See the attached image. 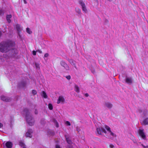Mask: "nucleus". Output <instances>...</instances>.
<instances>
[{"label": "nucleus", "instance_id": "nucleus-1", "mask_svg": "<svg viewBox=\"0 0 148 148\" xmlns=\"http://www.w3.org/2000/svg\"><path fill=\"white\" fill-rule=\"evenodd\" d=\"M15 45V42L11 40L1 42L0 43V51L2 53L7 52L9 49Z\"/></svg>", "mask_w": 148, "mask_h": 148}, {"label": "nucleus", "instance_id": "nucleus-2", "mask_svg": "<svg viewBox=\"0 0 148 148\" xmlns=\"http://www.w3.org/2000/svg\"><path fill=\"white\" fill-rule=\"evenodd\" d=\"M23 111L26 114V120L29 125L30 126L33 125L34 124V121L32 116L29 115L28 110L25 108L24 109Z\"/></svg>", "mask_w": 148, "mask_h": 148}, {"label": "nucleus", "instance_id": "nucleus-3", "mask_svg": "<svg viewBox=\"0 0 148 148\" xmlns=\"http://www.w3.org/2000/svg\"><path fill=\"white\" fill-rule=\"evenodd\" d=\"M138 132L139 135L142 138L144 139H145L146 136L144 132V130L139 129L138 130Z\"/></svg>", "mask_w": 148, "mask_h": 148}, {"label": "nucleus", "instance_id": "nucleus-4", "mask_svg": "<svg viewBox=\"0 0 148 148\" xmlns=\"http://www.w3.org/2000/svg\"><path fill=\"white\" fill-rule=\"evenodd\" d=\"M105 127L107 131L110 133V136H112L113 137H116V135L111 131V130L110 128V127L106 125Z\"/></svg>", "mask_w": 148, "mask_h": 148}, {"label": "nucleus", "instance_id": "nucleus-5", "mask_svg": "<svg viewBox=\"0 0 148 148\" xmlns=\"http://www.w3.org/2000/svg\"><path fill=\"white\" fill-rule=\"evenodd\" d=\"M60 64L66 70H69V67L67 64L63 61H61Z\"/></svg>", "mask_w": 148, "mask_h": 148}, {"label": "nucleus", "instance_id": "nucleus-6", "mask_svg": "<svg viewBox=\"0 0 148 148\" xmlns=\"http://www.w3.org/2000/svg\"><path fill=\"white\" fill-rule=\"evenodd\" d=\"M79 3L82 6L83 11L86 13L87 12V10L84 3L82 1H79Z\"/></svg>", "mask_w": 148, "mask_h": 148}, {"label": "nucleus", "instance_id": "nucleus-7", "mask_svg": "<svg viewBox=\"0 0 148 148\" xmlns=\"http://www.w3.org/2000/svg\"><path fill=\"white\" fill-rule=\"evenodd\" d=\"M141 123L142 125H148V118L144 119L143 121L141 122Z\"/></svg>", "mask_w": 148, "mask_h": 148}, {"label": "nucleus", "instance_id": "nucleus-8", "mask_svg": "<svg viewBox=\"0 0 148 148\" xmlns=\"http://www.w3.org/2000/svg\"><path fill=\"white\" fill-rule=\"evenodd\" d=\"M1 99L5 102H9L10 100V99L9 98H7L5 96H2L1 97Z\"/></svg>", "mask_w": 148, "mask_h": 148}, {"label": "nucleus", "instance_id": "nucleus-9", "mask_svg": "<svg viewBox=\"0 0 148 148\" xmlns=\"http://www.w3.org/2000/svg\"><path fill=\"white\" fill-rule=\"evenodd\" d=\"M5 145L7 148H12V144L11 142L8 141L6 143Z\"/></svg>", "mask_w": 148, "mask_h": 148}, {"label": "nucleus", "instance_id": "nucleus-10", "mask_svg": "<svg viewBox=\"0 0 148 148\" xmlns=\"http://www.w3.org/2000/svg\"><path fill=\"white\" fill-rule=\"evenodd\" d=\"M64 100L63 97L60 96L58 99V100L57 101V103L59 104L61 102H63L64 101Z\"/></svg>", "mask_w": 148, "mask_h": 148}, {"label": "nucleus", "instance_id": "nucleus-11", "mask_svg": "<svg viewBox=\"0 0 148 148\" xmlns=\"http://www.w3.org/2000/svg\"><path fill=\"white\" fill-rule=\"evenodd\" d=\"M16 28L17 30L18 31V34L19 35V33L21 31V29L20 25L18 24H17L16 25Z\"/></svg>", "mask_w": 148, "mask_h": 148}, {"label": "nucleus", "instance_id": "nucleus-12", "mask_svg": "<svg viewBox=\"0 0 148 148\" xmlns=\"http://www.w3.org/2000/svg\"><path fill=\"white\" fill-rule=\"evenodd\" d=\"M12 15L11 14L7 15L6 16V19L9 23H10L11 22L10 18H12Z\"/></svg>", "mask_w": 148, "mask_h": 148}, {"label": "nucleus", "instance_id": "nucleus-13", "mask_svg": "<svg viewBox=\"0 0 148 148\" xmlns=\"http://www.w3.org/2000/svg\"><path fill=\"white\" fill-rule=\"evenodd\" d=\"M125 82L127 84H130L132 83V80L131 78H126L125 79Z\"/></svg>", "mask_w": 148, "mask_h": 148}, {"label": "nucleus", "instance_id": "nucleus-14", "mask_svg": "<svg viewBox=\"0 0 148 148\" xmlns=\"http://www.w3.org/2000/svg\"><path fill=\"white\" fill-rule=\"evenodd\" d=\"M65 137L66 138V141L67 143L69 144H71L72 143V142L71 140L69 138L68 136L66 135H65Z\"/></svg>", "mask_w": 148, "mask_h": 148}, {"label": "nucleus", "instance_id": "nucleus-15", "mask_svg": "<svg viewBox=\"0 0 148 148\" xmlns=\"http://www.w3.org/2000/svg\"><path fill=\"white\" fill-rule=\"evenodd\" d=\"M105 104L106 106L109 108H111L112 106V104L109 102L106 103Z\"/></svg>", "mask_w": 148, "mask_h": 148}, {"label": "nucleus", "instance_id": "nucleus-16", "mask_svg": "<svg viewBox=\"0 0 148 148\" xmlns=\"http://www.w3.org/2000/svg\"><path fill=\"white\" fill-rule=\"evenodd\" d=\"M69 62L70 63L73 65H74L75 67H76L75 64V62L72 59H70L69 60Z\"/></svg>", "mask_w": 148, "mask_h": 148}, {"label": "nucleus", "instance_id": "nucleus-17", "mask_svg": "<svg viewBox=\"0 0 148 148\" xmlns=\"http://www.w3.org/2000/svg\"><path fill=\"white\" fill-rule=\"evenodd\" d=\"M97 130L98 134L100 135L101 134L102 127L101 128H97Z\"/></svg>", "mask_w": 148, "mask_h": 148}, {"label": "nucleus", "instance_id": "nucleus-18", "mask_svg": "<svg viewBox=\"0 0 148 148\" xmlns=\"http://www.w3.org/2000/svg\"><path fill=\"white\" fill-rule=\"evenodd\" d=\"M75 90L77 93H78L79 92V88L78 86L77 85H75Z\"/></svg>", "mask_w": 148, "mask_h": 148}, {"label": "nucleus", "instance_id": "nucleus-19", "mask_svg": "<svg viewBox=\"0 0 148 148\" xmlns=\"http://www.w3.org/2000/svg\"><path fill=\"white\" fill-rule=\"evenodd\" d=\"M42 96L45 98H47V96L45 92L44 91L42 92Z\"/></svg>", "mask_w": 148, "mask_h": 148}, {"label": "nucleus", "instance_id": "nucleus-20", "mask_svg": "<svg viewBox=\"0 0 148 148\" xmlns=\"http://www.w3.org/2000/svg\"><path fill=\"white\" fill-rule=\"evenodd\" d=\"M26 136L27 137H32V135L28 131L27 132L26 134Z\"/></svg>", "mask_w": 148, "mask_h": 148}, {"label": "nucleus", "instance_id": "nucleus-21", "mask_svg": "<svg viewBox=\"0 0 148 148\" xmlns=\"http://www.w3.org/2000/svg\"><path fill=\"white\" fill-rule=\"evenodd\" d=\"M76 12L78 14H80L81 13V11L78 8H76L75 9Z\"/></svg>", "mask_w": 148, "mask_h": 148}, {"label": "nucleus", "instance_id": "nucleus-22", "mask_svg": "<svg viewBox=\"0 0 148 148\" xmlns=\"http://www.w3.org/2000/svg\"><path fill=\"white\" fill-rule=\"evenodd\" d=\"M19 145L20 146L22 147L23 146H25L24 143L22 141H20L19 142Z\"/></svg>", "mask_w": 148, "mask_h": 148}, {"label": "nucleus", "instance_id": "nucleus-23", "mask_svg": "<svg viewBox=\"0 0 148 148\" xmlns=\"http://www.w3.org/2000/svg\"><path fill=\"white\" fill-rule=\"evenodd\" d=\"M26 31L29 34H30L32 33V32L30 30L29 28L28 27L26 28Z\"/></svg>", "mask_w": 148, "mask_h": 148}, {"label": "nucleus", "instance_id": "nucleus-24", "mask_svg": "<svg viewBox=\"0 0 148 148\" xmlns=\"http://www.w3.org/2000/svg\"><path fill=\"white\" fill-rule=\"evenodd\" d=\"M48 108L50 110H52L53 109V106L51 103H49L48 104Z\"/></svg>", "mask_w": 148, "mask_h": 148}, {"label": "nucleus", "instance_id": "nucleus-25", "mask_svg": "<svg viewBox=\"0 0 148 148\" xmlns=\"http://www.w3.org/2000/svg\"><path fill=\"white\" fill-rule=\"evenodd\" d=\"M53 121L55 123H56V127H59V125L58 123L57 122L56 120L55 119H53Z\"/></svg>", "mask_w": 148, "mask_h": 148}, {"label": "nucleus", "instance_id": "nucleus-26", "mask_svg": "<svg viewBox=\"0 0 148 148\" xmlns=\"http://www.w3.org/2000/svg\"><path fill=\"white\" fill-rule=\"evenodd\" d=\"M4 14V10L3 9L0 10V16L3 15Z\"/></svg>", "mask_w": 148, "mask_h": 148}, {"label": "nucleus", "instance_id": "nucleus-27", "mask_svg": "<svg viewBox=\"0 0 148 148\" xmlns=\"http://www.w3.org/2000/svg\"><path fill=\"white\" fill-rule=\"evenodd\" d=\"M32 93L34 95H35L37 94V92L35 90H33L32 91Z\"/></svg>", "mask_w": 148, "mask_h": 148}, {"label": "nucleus", "instance_id": "nucleus-28", "mask_svg": "<svg viewBox=\"0 0 148 148\" xmlns=\"http://www.w3.org/2000/svg\"><path fill=\"white\" fill-rule=\"evenodd\" d=\"M102 132H104L106 134L107 133V132L106 130L103 127H102Z\"/></svg>", "mask_w": 148, "mask_h": 148}, {"label": "nucleus", "instance_id": "nucleus-29", "mask_svg": "<svg viewBox=\"0 0 148 148\" xmlns=\"http://www.w3.org/2000/svg\"><path fill=\"white\" fill-rule=\"evenodd\" d=\"M65 124L68 126H70L71 125L69 121H66Z\"/></svg>", "mask_w": 148, "mask_h": 148}, {"label": "nucleus", "instance_id": "nucleus-30", "mask_svg": "<svg viewBox=\"0 0 148 148\" xmlns=\"http://www.w3.org/2000/svg\"><path fill=\"white\" fill-rule=\"evenodd\" d=\"M66 77L68 80H70L71 78V77L70 75H68L66 76Z\"/></svg>", "mask_w": 148, "mask_h": 148}, {"label": "nucleus", "instance_id": "nucleus-31", "mask_svg": "<svg viewBox=\"0 0 148 148\" xmlns=\"http://www.w3.org/2000/svg\"><path fill=\"white\" fill-rule=\"evenodd\" d=\"M32 54L34 56L36 55V52L35 51H32Z\"/></svg>", "mask_w": 148, "mask_h": 148}, {"label": "nucleus", "instance_id": "nucleus-32", "mask_svg": "<svg viewBox=\"0 0 148 148\" xmlns=\"http://www.w3.org/2000/svg\"><path fill=\"white\" fill-rule=\"evenodd\" d=\"M49 56V54L48 53L45 54L44 57L45 58H47Z\"/></svg>", "mask_w": 148, "mask_h": 148}, {"label": "nucleus", "instance_id": "nucleus-33", "mask_svg": "<svg viewBox=\"0 0 148 148\" xmlns=\"http://www.w3.org/2000/svg\"><path fill=\"white\" fill-rule=\"evenodd\" d=\"M109 147L110 148H113L114 147V146L112 144H110L109 145Z\"/></svg>", "mask_w": 148, "mask_h": 148}, {"label": "nucleus", "instance_id": "nucleus-34", "mask_svg": "<svg viewBox=\"0 0 148 148\" xmlns=\"http://www.w3.org/2000/svg\"><path fill=\"white\" fill-rule=\"evenodd\" d=\"M142 146L144 148H148V146H145L143 144H141Z\"/></svg>", "mask_w": 148, "mask_h": 148}, {"label": "nucleus", "instance_id": "nucleus-35", "mask_svg": "<svg viewBox=\"0 0 148 148\" xmlns=\"http://www.w3.org/2000/svg\"><path fill=\"white\" fill-rule=\"evenodd\" d=\"M37 51L38 52L40 53H42V51L40 50H38Z\"/></svg>", "mask_w": 148, "mask_h": 148}, {"label": "nucleus", "instance_id": "nucleus-36", "mask_svg": "<svg viewBox=\"0 0 148 148\" xmlns=\"http://www.w3.org/2000/svg\"><path fill=\"white\" fill-rule=\"evenodd\" d=\"M28 131L31 134L33 132L32 130V129H29Z\"/></svg>", "mask_w": 148, "mask_h": 148}, {"label": "nucleus", "instance_id": "nucleus-37", "mask_svg": "<svg viewBox=\"0 0 148 148\" xmlns=\"http://www.w3.org/2000/svg\"><path fill=\"white\" fill-rule=\"evenodd\" d=\"M35 113L36 114H38V111L36 109L35 110Z\"/></svg>", "mask_w": 148, "mask_h": 148}, {"label": "nucleus", "instance_id": "nucleus-38", "mask_svg": "<svg viewBox=\"0 0 148 148\" xmlns=\"http://www.w3.org/2000/svg\"><path fill=\"white\" fill-rule=\"evenodd\" d=\"M56 148H61L59 145H57L56 146Z\"/></svg>", "mask_w": 148, "mask_h": 148}, {"label": "nucleus", "instance_id": "nucleus-39", "mask_svg": "<svg viewBox=\"0 0 148 148\" xmlns=\"http://www.w3.org/2000/svg\"><path fill=\"white\" fill-rule=\"evenodd\" d=\"M37 68H38L39 67V65L35 63V64Z\"/></svg>", "mask_w": 148, "mask_h": 148}, {"label": "nucleus", "instance_id": "nucleus-40", "mask_svg": "<svg viewBox=\"0 0 148 148\" xmlns=\"http://www.w3.org/2000/svg\"><path fill=\"white\" fill-rule=\"evenodd\" d=\"M3 126V125L1 123H0V128L2 127Z\"/></svg>", "mask_w": 148, "mask_h": 148}, {"label": "nucleus", "instance_id": "nucleus-41", "mask_svg": "<svg viewBox=\"0 0 148 148\" xmlns=\"http://www.w3.org/2000/svg\"><path fill=\"white\" fill-rule=\"evenodd\" d=\"M85 96L86 97H88L89 96V95L88 93H86L85 94Z\"/></svg>", "mask_w": 148, "mask_h": 148}, {"label": "nucleus", "instance_id": "nucleus-42", "mask_svg": "<svg viewBox=\"0 0 148 148\" xmlns=\"http://www.w3.org/2000/svg\"><path fill=\"white\" fill-rule=\"evenodd\" d=\"M24 1V2L25 4L27 3V2L26 0H23Z\"/></svg>", "mask_w": 148, "mask_h": 148}, {"label": "nucleus", "instance_id": "nucleus-43", "mask_svg": "<svg viewBox=\"0 0 148 148\" xmlns=\"http://www.w3.org/2000/svg\"><path fill=\"white\" fill-rule=\"evenodd\" d=\"M2 32L1 31H0V37H1V36L2 35Z\"/></svg>", "mask_w": 148, "mask_h": 148}, {"label": "nucleus", "instance_id": "nucleus-44", "mask_svg": "<svg viewBox=\"0 0 148 148\" xmlns=\"http://www.w3.org/2000/svg\"><path fill=\"white\" fill-rule=\"evenodd\" d=\"M106 137L107 138H110V136H106Z\"/></svg>", "mask_w": 148, "mask_h": 148}, {"label": "nucleus", "instance_id": "nucleus-45", "mask_svg": "<svg viewBox=\"0 0 148 148\" xmlns=\"http://www.w3.org/2000/svg\"><path fill=\"white\" fill-rule=\"evenodd\" d=\"M23 148H27L25 146H24L23 147Z\"/></svg>", "mask_w": 148, "mask_h": 148}, {"label": "nucleus", "instance_id": "nucleus-46", "mask_svg": "<svg viewBox=\"0 0 148 148\" xmlns=\"http://www.w3.org/2000/svg\"><path fill=\"white\" fill-rule=\"evenodd\" d=\"M145 112H147V111L146 110H145Z\"/></svg>", "mask_w": 148, "mask_h": 148}]
</instances>
